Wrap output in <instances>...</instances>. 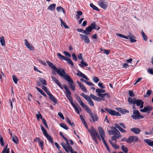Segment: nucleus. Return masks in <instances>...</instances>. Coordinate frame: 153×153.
<instances>
[{
    "label": "nucleus",
    "mask_w": 153,
    "mask_h": 153,
    "mask_svg": "<svg viewBox=\"0 0 153 153\" xmlns=\"http://www.w3.org/2000/svg\"><path fill=\"white\" fill-rule=\"evenodd\" d=\"M13 79L14 82L15 84H17V82L18 81V79H17V78L16 76L15 75H13Z\"/></svg>",
    "instance_id": "obj_57"
},
{
    "label": "nucleus",
    "mask_w": 153,
    "mask_h": 153,
    "mask_svg": "<svg viewBox=\"0 0 153 153\" xmlns=\"http://www.w3.org/2000/svg\"><path fill=\"white\" fill-rule=\"evenodd\" d=\"M78 73H77L76 74V75L78 76L79 77H82L87 80H89V79L84 74H83L79 71H78Z\"/></svg>",
    "instance_id": "obj_21"
},
{
    "label": "nucleus",
    "mask_w": 153,
    "mask_h": 153,
    "mask_svg": "<svg viewBox=\"0 0 153 153\" xmlns=\"http://www.w3.org/2000/svg\"><path fill=\"white\" fill-rule=\"evenodd\" d=\"M97 26V24L95 22H92L89 26L91 27L92 29H96V26Z\"/></svg>",
    "instance_id": "obj_37"
},
{
    "label": "nucleus",
    "mask_w": 153,
    "mask_h": 153,
    "mask_svg": "<svg viewBox=\"0 0 153 153\" xmlns=\"http://www.w3.org/2000/svg\"><path fill=\"white\" fill-rule=\"evenodd\" d=\"M130 130L136 134H139L141 131L140 128H134L130 129Z\"/></svg>",
    "instance_id": "obj_20"
},
{
    "label": "nucleus",
    "mask_w": 153,
    "mask_h": 153,
    "mask_svg": "<svg viewBox=\"0 0 153 153\" xmlns=\"http://www.w3.org/2000/svg\"><path fill=\"white\" fill-rule=\"evenodd\" d=\"M92 79L93 81L95 83H97L99 81V79L98 77L95 76L93 77Z\"/></svg>",
    "instance_id": "obj_54"
},
{
    "label": "nucleus",
    "mask_w": 153,
    "mask_h": 153,
    "mask_svg": "<svg viewBox=\"0 0 153 153\" xmlns=\"http://www.w3.org/2000/svg\"><path fill=\"white\" fill-rule=\"evenodd\" d=\"M65 60L69 64L71 65L72 66H73L74 65V63L69 58H66Z\"/></svg>",
    "instance_id": "obj_43"
},
{
    "label": "nucleus",
    "mask_w": 153,
    "mask_h": 153,
    "mask_svg": "<svg viewBox=\"0 0 153 153\" xmlns=\"http://www.w3.org/2000/svg\"><path fill=\"white\" fill-rule=\"evenodd\" d=\"M49 96V99L53 102L55 104H56L57 102V101L55 97L53 96L51 93L49 94L48 95Z\"/></svg>",
    "instance_id": "obj_17"
},
{
    "label": "nucleus",
    "mask_w": 153,
    "mask_h": 153,
    "mask_svg": "<svg viewBox=\"0 0 153 153\" xmlns=\"http://www.w3.org/2000/svg\"><path fill=\"white\" fill-rule=\"evenodd\" d=\"M152 93V91L151 90H148L147 91L146 93V94L144 95V97H147V95L149 96Z\"/></svg>",
    "instance_id": "obj_53"
},
{
    "label": "nucleus",
    "mask_w": 153,
    "mask_h": 153,
    "mask_svg": "<svg viewBox=\"0 0 153 153\" xmlns=\"http://www.w3.org/2000/svg\"><path fill=\"white\" fill-rule=\"evenodd\" d=\"M98 130L100 136L102 138V141L105 146L107 145V143L105 140L104 138L105 137V135L104 131L103 128L100 126H99L98 128Z\"/></svg>",
    "instance_id": "obj_6"
},
{
    "label": "nucleus",
    "mask_w": 153,
    "mask_h": 153,
    "mask_svg": "<svg viewBox=\"0 0 153 153\" xmlns=\"http://www.w3.org/2000/svg\"><path fill=\"white\" fill-rule=\"evenodd\" d=\"M123 114H124L126 113H128L129 111L125 109H122L121 112Z\"/></svg>",
    "instance_id": "obj_59"
},
{
    "label": "nucleus",
    "mask_w": 153,
    "mask_h": 153,
    "mask_svg": "<svg viewBox=\"0 0 153 153\" xmlns=\"http://www.w3.org/2000/svg\"><path fill=\"white\" fill-rule=\"evenodd\" d=\"M39 114H36V117L37 119L38 120L40 118L42 120V119H43L42 118V117L40 113L39 112H38Z\"/></svg>",
    "instance_id": "obj_58"
},
{
    "label": "nucleus",
    "mask_w": 153,
    "mask_h": 153,
    "mask_svg": "<svg viewBox=\"0 0 153 153\" xmlns=\"http://www.w3.org/2000/svg\"><path fill=\"white\" fill-rule=\"evenodd\" d=\"M7 145L5 146L3 149L2 153H9V149H7Z\"/></svg>",
    "instance_id": "obj_42"
},
{
    "label": "nucleus",
    "mask_w": 153,
    "mask_h": 153,
    "mask_svg": "<svg viewBox=\"0 0 153 153\" xmlns=\"http://www.w3.org/2000/svg\"><path fill=\"white\" fill-rule=\"evenodd\" d=\"M57 55L58 58L59 59H61L62 60H65V59L66 58L64 56L62 55L61 53H57Z\"/></svg>",
    "instance_id": "obj_39"
},
{
    "label": "nucleus",
    "mask_w": 153,
    "mask_h": 153,
    "mask_svg": "<svg viewBox=\"0 0 153 153\" xmlns=\"http://www.w3.org/2000/svg\"><path fill=\"white\" fill-rule=\"evenodd\" d=\"M45 136L47 138V139L51 142L52 144L53 143V141L51 137L48 134H46Z\"/></svg>",
    "instance_id": "obj_29"
},
{
    "label": "nucleus",
    "mask_w": 153,
    "mask_h": 153,
    "mask_svg": "<svg viewBox=\"0 0 153 153\" xmlns=\"http://www.w3.org/2000/svg\"><path fill=\"white\" fill-rule=\"evenodd\" d=\"M142 35L144 41H146L147 39V37L145 35L143 30H142Z\"/></svg>",
    "instance_id": "obj_49"
},
{
    "label": "nucleus",
    "mask_w": 153,
    "mask_h": 153,
    "mask_svg": "<svg viewBox=\"0 0 153 153\" xmlns=\"http://www.w3.org/2000/svg\"><path fill=\"white\" fill-rule=\"evenodd\" d=\"M87 129L88 131L90 133L92 137L93 136H96L100 140H101L99 134L93 127H91L90 129Z\"/></svg>",
    "instance_id": "obj_5"
},
{
    "label": "nucleus",
    "mask_w": 153,
    "mask_h": 153,
    "mask_svg": "<svg viewBox=\"0 0 153 153\" xmlns=\"http://www.w3.org/2000/svg\"><path fill=\"white\" fill-rule=\"evenodd\" d=\"M35 88L39 92H40L42 95L44 96L45 97H47L45 94L44 92L43 91H42V90L40 88L37 87H36Z\"/></svg>",
    "instance_id": "obj_36"
},
{
    "label": "nucleus",
    "mask_w": 153,
    "mask_h": 153,
    "mask_svg": "<svg viewBox=\"0 0 153 153\" xmlns=\"http://www.w3.org/2000/svg\"><path fill=\"white\" fill-rule=\"evenodd\" d=\"M153 109V108L151 106H147V107H144L143 109H141L140 110V111L142 112H146L148 111V113L149 114L150 113V111Z\"/></svg>",
    "instance_id": "obj_14"
},
{
    "label": "nucleus",
    "mask_w": 153,
    "mask_h": 153,
    "mask_svg": "<svg viewBox=\"0 0 153 153\" xmlns=\"http://www.w3.org/2000/svg\"><path fill=\"white\" fill-rule=\"evenodd\" d=\"M92 29L91 27H90L89 26L87 27L85 31H84V32H82V33L85 34L86 35H88L89 34V32H91L92 31Z\"/></svg>",
    "instance_id": "obj_22"
},
{
    "label": "nucleus",
    "mask_w": 153,
    "mask_h": 153,
    "mask_svg": "<svg viewBox=\"0 0 153 153\" xmlns=\"http://www.w3.org/2000/svg\"><path fill=\"white\" fill-rule=\"evenodd\" d=\"M80 105L82 108L85 109V111L88 113L91 112V109L87 105H85L83 102Z\"/></svg>",
    "instance_id": "obj_18"
},
{
    "label": "nucleus",
    "mask_w": 153,
    "mask_h": 153,
    "mask_svg": "<svg viewBox=\"0 0 153 153\" xmlns=\"http://www.w3.org/2000/svg\"><path fill=\"white\" fill-rule=\"evenodd\" d=\"M40 127L42 131L44 133V136L46 135V134H48L47 131L42 125H40Z\"/></svg>",
    "instance_id": "obj_48"
},
{
    "label": "nucleus",
    "mask_w": 153,
    "mask_h": 153,
    "mask_svg": "<svg viewBox=\"0 0 153 153\" xmlns=\"http://www.w3.org/2000/svg\"><path fill=\"white\" fill-rule=\"evenodd\" d=\"M133 113V114L131 115V117L134 119H140L144 117L143 115H140V113L138 110H134Z\"/></svg>",
    "instance_id": "obj_4"
},
{
    "label": "nucleus",
    "mask_w": 153,
    "mask_h": 153,
    "mask_svg": "<svg viewBox=\"0 0 153 153\" xmlns=\"http://www.w3.org/2000/svg\"><path fill=\"white\" fill-rule=\"evenodd\" d=\"M76 98L77 99V100L78 101L79 103L80 104V105L81 104H82L83 102V101L81 100L80 97H79V96L77 95L76 96Z\"/></svg>",
    "instance_id": "obj_56"
},
{
    "label": "nucleus",
    "mask_w": 153,
    "mask_h": 153,
    "mask_svg": "<svg viewBox=\"0 0 153 153\" xmlns=\"http://www.w3.org/2000/svg\"><path fill=\"white\" fill-rule=\"evenodd\" d=\"M91 97L92 98V99L94 100L97 101H100L101 100H102L103 99L100 98L99 97H96V96L92 94H90L89 96ZM104 99H103V100H104Z\"/></svg>",
    "instance_id": "obj_19"
},
{
    "label": "nucleus",
    "mask_w": 153,
    "mask_h": 153,
    "mask_svg": "<svg viewBox=\"0 0 153 153\" xmlns=\"http://www.w3.org/2000/svg\"><path fill=\"white\" fill-rule=\"evenodd\" d=\"M122 137L121 135L120 134H120H116V135H114L112 136L111 137V139L112 140H116H116L119 138V137Z\"/></svg>",
    "instance_id": "obj_24"
},
{
    "label": "nucleus",
    "mask_w": 153,
    "mask_h": 153,
    "mask_svg": "<svg viewBox=\"0 0 153 153\" xmlns=\"http://www.w3.org/2000/svg\"><path fill=\"white\" fill-rule=\"evenodd\" d=\"M79 116L81 120L82 121V123H83V124L84 125L85 127L86 128H88V126L87 124L83 117L81 115H80Z\"/></svg>",
    "instance_id": "obj_25"
},
{
    "label": "nucleus",
    "mask_w": 153,
    "mask_h": 153,
    "mask_svg": "<svg viewBox=\"0 0 153 153\" xmlns=\"http://www.w3.org/2000/svg\"><path fill=\"white\" fill-rule=\"evenodd\" d=\"M39 80L42 85H47L46 81L44 79H42L41 78H39Z\"/></svg>",
    "instance_id": "obj_40"
},
{
    "label": "nucleus",
    "mask_w": 153,
    "mask_h": 153,
    "mask_svg": "<svg viewBox=\"0 0 153 153\" xmlns=\"http://www.w3.org/2000/svg\"><path fill=\"white\" fill-rule=\"evenodd\" d=\"M128 36L129 38V40L131 42L135 43L137 42V40L134 39L136 38L133 35L130 34Z\"/></svg>",
    "instance_id": "obj_23"
},
{
    "label": "nucleus",
    "mask_w": 153,
    "mask_h": 153,
    "mask_svg": "<svg viewBox=\"0 0 153 153\" xmlns=\"http://www.w3.org/2000/svg\"><path fill=\"white\" fill-rule=\"evenodd\" d=\"M147 71L149 74H153V68H149L147 70Z\"/></svg>",
    "instance_id": "obj_64"
},
{
    "label": "nucleus",
    "mask_w": 153,
    "mask_h": 153,
    "mask_svg": "<svg viewBox=\"0 0 153 153\" xmlns=\"http://www.w3.org/2000/svg\"><path fill=\"white\" fill-rule=\"evenodd\" d=\"M73 106V107H74V109L75 110V111L78 114H79L80 112L79 111V109H81V108L80 107V106H79V108L76 107V106L75 104H74L72 105Z\"/></svg>",
    "instance_id": "obj_32"
},
{
    "label": "nucleus",
    "mask_w": 153,
    "mask_h": 153,
    "mask_svg": "<svg viewBox=\"0 0 153 153\" xmlns=\"http://www.w3.org/2000/svg\"><path fill=\"white\" fill-rule=\"evenodd\" d=\"M142 102H143L141 100H136L135 99V101L134 102V104H136L138 106L140 105V104L142 103Z\"/></svg>",
    "instance_id": "obj_30"
},
{
    "label": "nucleus",
    "mask_w": 153,
    "mask_h": 153,
    "mask_svg": "<svg viewBox=\"0 0 153 153\" xmlns=\"http://www.w3.org/2000/svg\"><path fill=\"white\" fill-rule=\"evenodd\" d=\"M25 44L26 47L30 51L34 50V47L31 44H30L26 39H25Z\"/></svg>",
    "instance_id": "obj_15"
},
{
    "label": "nucleus",
    "mask_w": 153,
    "mask_h": 153,
    "mask_svg": "<svg viewBox=\"0 0 153 153\" xmlns=\"http://www.w3.org/2000/svg\"><path fill=\"white\" fill-rule=\"evenodd\" d=\"M58 115L63 120H64L65 118L62 114L61 112H59L58 113Z\"/></svg>",
    "instance_id": "obj_63"
},
{
    "label": "nucleus",
    "mask_w": 153,
    "mask_h": 153,
    "mask_svg": "<svg viewBox=\"0 0 153 153\" xmlns=\"http://www.w3.org/2000/svg\"><path fill=\"white\" fill-rule=\"evenodd\" d=\"M60 20L61 22V25H62L65 28H69V27L66 25V23L64 22L62 19H60Z\"/></svg>",
    "instance_id": "obj_41"
},
{
    "label": "nucleus",
    "mask_w": 153,
    "mask_h": 153,
    "mask_svg": "<svg viewBox=\"0 0 153 153\" xmlns=\"http://www.w3.org/2000/svg\"><path fill=\"white\" fill-rule=\"evenodd\" d=\"M128 94L131 97H133L134 96V94L131 91H128Z\"/></svg>",
    "instance_id": "obj_61"
},
{
    "label": "nucleus",
    "mask_w": 153,
    "mask_h": 153,
    "mask_svg": "<svg viewBox=\"0 0 153 153\" xmlns=\"http://www.w3.org/2000/svg\"><path fill=\"white\" fill-rule=\"evenodd\" d=\"M144 141L145 143H147V144L149 146H153V141H152L151 140L148 139H145Z\"/></svg>",
    "instance_id": "obj_26"
},
{
    "label": "nucleus",
    "mask_w": 153,
    "mask_h": 153,
    "mask_svg": "<svg viewBox=\"0 0 153 153\" xmlns=\"http://www.w3.org/2000/svg\"><path fill=\"white\" fill-rule=\"evenodd\" d=\"M79 65L82 68H84V66H87L88 64L87 63L84 61L83 59H82L80 62V63L79 64Z\"/></svg>",
    "instance_id": "obj_28"
},
{
    "label": "nucleus",
    "mask_w": 153,
    "mask_h": 153,
    "mask_svg": "<svg viewBox=\"0 0 153 153\" xmlns=\"http://www.w3.org/2000/svg\"><path fill=\"white\" fill-rule=\"evenodd\" d=\"M90 6L92 7L94 10H97V11H99V9L98 8L94 5L92 3H91L90 4Z\"/></svg>",
    "instance_id": "obj_45"
},
{
    "label": "nucleus",
    "mask_w": 153,
    "mask_h": 153,
    "mask_svg": "<svg viewBox=\"0 0 153 153\" xmlns=\"http://www.w3.org/2000/svg\"><path fill=\"white\" fill-rule=\"evenodd\" d=\"M12 141L16 144H17L19 142L18 139L16 136H14L12 137Z\"/></svg>",
    "instance_id": "obj_38"
},
{
    "label": "nucleus",
    "mask_w": 153,
    "mask_h": 153,
    "mask_svg": "<svg viewBox=\"0 0 153 153\" xmlns=\"http://www.w3.org/2000/svg\"><path fill=\"white\" fill-rule=\"evenodd\" d=\"M59 134H60V135L62 137V138L65 141L66 144H66L67 145V146L69 144V143L68 142V140L64 136V135L62 133L61 131L60 132Z\"/></svg>",
    "instance_id": "obj_34"
},
{
    "label": "nucleus",
    "mask_w": 153,
    "mask_h": 153,
    "mask_svg": "<svg viewBox=\"0 0 153 153\" xmlns=\"http://www.w3.org/2000/svg\"><path fill=\"white\" fill-rule=\"evenodd\" d=\"M60 126L61 127L66 130H67L69 129L68 127L67 126V125L64 123H60Z\"/></svg>",
    "instance_id": "obj_47"
},
{
    "label": "nucleus",
    "mask_w": 153,
    "mask_h": 153,
    "mask_svg": "<svg viewBox=\"0 0 153 153\" xmlns=\"http://www.w3.org/2000/svg\"><path fill=\"white\" fill-rule=\"evenodd\" d=\"M77 83L79 86L80 88L85 92H87V90L85 87V86L83 85V84L79 81H77Z\"/></svg>",
    "instance_id": "obj_16"
},
{
    "label": "nucleus",
    "mask_w": 153,
    "mask_h": 153,
    "mask_svg": "<svg viewBox=\"0 0 153 153\" xmlns=\"http://www.w3.org/2000/svg\"><path fill=\"white\" fill-rule=\"evenodd\" d=\"M105 110L111 115L116 116H121V114L119 112L114 110L107 108H105Z\"/></svg>",
    "instance_id": "obj_9"
},
{
    "label": "nucleus",
    "mask_w": 153,
    "mask_h": 153,
    "mask_svg": "<svg viewBox=\"0 0 153 153\" xmlns=\"http://www.w3.org/2000/svg\"><path fill=\"white\" fill-rule=\"evenodd\" d=\"M96 91L98 95V94L103 93L105 92V91L104 90L100 89L99 88L97 89Z\"/></svg>",
    "instance_id": "obj_46"
},
{
    "label": "nucleus",
    "mask_w": 153,
    "mask_h": 153,
    "mask_svg": "<svg viewBox=\"0 0 153 153\" xmlns=\"http://www.w3.org/2000/svg\"><path fill=\"white\" fill-rule=\"evenodd\" d=\"M56 10L58 12L62 11L64 14H65V9L62 7L59 6L56 8Z\"/></svg>",
    "instance_id": "obj_33"
},
{
    "label": "nucleus",
    "mask_w": 153,
    "mask_h": 153,
    "mask_svg": "<svg viewBox=\"0 0 153 153\" xmlns=\"http://www.w3.org/2000/svg\"><path fill=\"white\" fill-rule=\"evenodd\" d=\"M138 139L137 137L135 136H131L127 139V143H131L134 142H136Z\"/></svg>",
    "instance_id": "obj_11"
},
{
    "label": "nucleus",
    "mask_w": 153,
    "mask_h": 153,
    "mask_svg": "<svg viewBox=\"0 0 153 153\" xmlns=\"http://www.w3.org/2000/svg\"><path fill=\"white\" fill-rule=\"evenodd\" d=\"M108 132L109 134L111 135H116V134H118V133H117V132L114 131V130H108Z\"/></svg>",
    "instance_id": "obj_50"
},
{
    "label": "nucleus",
    "mask_w": 153,
    "mask_h": 153,
    "mask_svg": "<svg viewBox=\"0 0 153 153\" xmlns=\"http://www.w3.org/2000/svg\"><path fill=\"white\" fill-rule=\"evenodd\" d=\"M66 122L68 123L70 125H71V126H74V124L73 122L71 123L69 119L68 118H67L66 119Z\"/></svg>",
    "instance_id": "obj_55"
},
{
    "label": "nucleus",
    "mask_w": 153,
    "mask_h": 153,
    "mask_svg": "<svg viewBox=\"0 0 153 153\" xmlns=\"http://www.w3.org/2000/svg\"><path fill=\"white\" fill-rule=\"evenodd\" d=\"M0 42L2 46H4L5 45V42L4 40V37L2 36L0 37Z\"/></svg>",
    "instance_id": "obj_31"
},
{
    "label": "nucleus",
    "mask_w": 153,
    "mask_h": 153,
    "mask_svg": "<svg viewBox=\"0 0 153 153\" xmlns=\"http://www.w3.org/2000/svg\"><path fill=\"white\" fill-rule=\"evenodd\" d=\"M98 4L103 9H105L107 7V2L105 0H99Z\"/></svg>",
    "instance_id": "obj_10"
},
{
    "label": "nucleus",
    "mask_w": 153,
    "mask_h": 153,
    "mask_svg": "<svg viewBox=\"0 0 153 153\" xmlns=\"http://www.w3.org/2000/svg\"><path fill=\"white\" fill-rule=\"evenodd\" d=\"M63 86L66 91V93H65L66 96L68 100L70 102L71 104L72 105L74 103L73 102L72 98L71 96V93L66 85L63 84Z\"/></svg>",
    "instance_id": "obj_3"
},
{
    "label": "nucleus",
    "mask_w": 153,
    "mask_h": 153,
    "mask_svg": "<svg viewBox=\"0 0 153 153\" xmlns=\"http://www.w3.org/2000/svg\"><path fill=\"white\" fill-rule=\"evenodd\" d=\"M63 77L64 79L69 82V85L70 88L73 91L75 90V86L74 85V82L72 80L71 77L68 75L65 72V73H64L62 74V76H61Z\"/></svg>",
    "instance_id": "obj_1"
},
{
    "label": "nucleus",
    "mask_w": 153,
    "mask_h": 153,
    "mask_svg": "<svg viewBox=\"0 0 153 153\" xmlns=\"http://www.w3.org/2000/svg\"><path fill=\"white\" fill-rule=\"evenodd\" d=\"M10 103V105L11 106L12 109L13 108V104L15 103V100L14 98H13L12 100L10 99L9 100Z\"/></svg>",
    "instance_id": "obj_51"
},
{
    "label": "nucleus",
    "mask_w": 153,
    "mask_h": 153,
    "mask_svg": "<svg viewBox=\"0 0 153 153\" xmlns=\"http://www.w3.org/2000/svg\"><path fill=\"white\" fill-rule=\"evenodd\" d=\"M88 113L90 115L91 118L92 119L93 121L95 122L98 120L99 119L98 117L96 114H93L91 110V112H88Z\"/></svg>",
    "instance_id": "obj_13"
},
{
    "label": "nucleus",
    "mask_w": 153,
    "mask_h": 153,
    "mask_svg": "<svg viewBox=\"0 0 153 153\" xmlns=\"http://www.w3.org/2000/svg\"><path fill=\"white\" fill-rule=\"evenodd\" d=\"M79 35L80 36L81 39L82 40H84L85 43H90V41L88 36L82 34H80Z\"/></svg>",
    "instance_id": "obj_12"
},
{
    "label": "nucleus",
    "mask_w": 153,
    "mask_h": 153,
    "mask_svg": "<svg viewBox=\"0 0 153 153\" xmlns=\"http://www.w3.org/2000/svg\"><path fill=\"white\" fill-rule=\"evenodd\" d=\"M135 98L132 99V98L129 97L128 98V101L129 104H134V102L135 101Z\"/></svg>",
    "instance_id": "obj_35"
},
{
    "label": "nucleus",
    "mask_w": 153,
    "mask_h": 153,
    "mask_svg": "<svg viewBox=\"0 0 153 153\" xmlns=\"http://www.w3.org/2000/svg\"><path fill=\"white\" fill-rule=\"evenodd\" d=\"M56 6V4H51L48 6V9L51 11L55 9Z\"/></svg>",
    "instance_id": "obj_27"
},
{
    "label": "nucleus",
    "mask_w": 153,
    "mask_h": 153,
    "mask_svg": "<svg viewBox=\"0 0 153 153\" xmlns=\"http://www.w3.org/2000/svg\"><path fill=\"white\" fill-rule=\"evenodd\" d=\"M55 83L57 84L61 89H63L62 85L58 80L55 82Z\"/></svg>",
    "instance_id": "obj_60"
},
{
    "label": "nucleus",
    "mask_w": 153,
    "mask_h": 153,
    "mask_svg": "<svg viewBox=\"0 0 153 153\" xmlns=\"http://www.w3.org/2000/svg\"><path fill=\"white\" fill-rule=\"evenodd\" d=\"M81 95L85 99L87 100L88 103L92 106H94V104L92 100L91 99V97L88 95H86L84 93H82Z\"/></svg>",
    "instance_id": "obj_8"
},
{
    "label": "nucleus",
    "mask_w": 153,
    "mask_h": 153,
    "mask_svg": "<svg viewBox=\"0 0 153 153\" xmlns=\"http://www.w3.org/2000/svg\"><path fill=\"white\" fill-rule=\"evenodd\" d=\"M46 62L49 67L55 71L60 76H62L63 74L65 73V71L63 69L61 68H59V69H58L52 62L49 61H47Z\"/></svg>",
    "instance_id": "obj_2"
},
{
    "label": "nucleus",
    "mask_w": 153,
    "mask_h": 153,
    "mask_svg": "<svg viewBox=\"0 0 153 153\" xmlns=\"http://www.w3.org/2000/svg\"><path fill=\"white\" fill-rule=\"evenodd\" d=\"M61 145L63 148L65 150L66 152H69L68 149L69 150L71 153H77L76 152H74L73 149L72 147L70 146L69 144L67 146V145L64 142L61 143Z\"/></svg>",
    "instance_id": "obj_7"
},
{
    "label": "nucleus",
    "mask_w": 153,
    "mask_h": 153,
    "mask_svg": "<svg viewBox=\"0 0 153 153\" xmlns=\"http://www.w3.org/2000/svg\"><path fill=\"white\" fill-rule=\"evenodd\" d=\"M122 150L125 153H127L128 152V149L126 147H125L123 145H121V147Z\"/></svg>",
    "instance_id": "obj_44"
},
{
    "label": "nucleus",
    "mask_w": 153,
    "mask_h": 153,
    "mask_svg": "<svg viewBox=\"0 0 153 153\" xmlns=\"http://www.w3.org/2000/svg\"><path fill=\"white\" fill-rule=\"evenodd\" d=\"M42 88L43 90H44L46 92V93H47V94L48 95L50 93V92H49V91L48 90V89L46 87H45L44 86H42Z\"/></svg>",
    "instance_id": "obj_52"
},
{
    "label": "nucleus",
    "mask_w": 153,
    "mask_h": 153,
    "mask_svg": "<svg viewBox=\"0 0 153 153\" xmlns=\"http://www.w3.org/2000/svg\"><path fill=\"white\" fill-rule=\"evenodd\" d=\"M72 56L73 58V59L75 61H76L77 60V59L76 57V56L75 54L74 53H73L72 54Z\"/></svg>",
    "instance_id": "obj_62"
}]
</instances>
